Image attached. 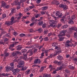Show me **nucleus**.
<instances>
[{
    "instance_id": "25",
    "label": "nucleus",
    "mask_w": 77,
    "mask_h": 77,
    "mask_svg": "<svg viewBox=\"0 0 77 77\" xmlns=\"http://www.w3.org/2000/svg\"><path fill=\"white\" fill-rule=\"evenodd\" d=\"M27 51V50L26 49H23L21 50V52L22 53H26Z\"/></svg>"
},
{
    "instance_id": "61",
    "label": "nucleus",
    "mask_w": 77,
    "mask_h": 77,
    "mask_svg": "<svg viewBox=\"0 0 77 77\" xmlns=\"http://www.w3.org/2000/svg\"><path fill=\"white\" fill-rule=\"evenodd\" d=\"M30 33L31 32H33V29H30L29 31Z\"/></svg>"
},
{
    "instance_id": "50",
    "label": "nucleus",
    "mask_w": 77,
    "mask_h": 77,
    "mask_svg": "<svg viewBox=\"0 0 77 77\" xmlns=\"http://www.w3.org/2000/svg\"><path fill=\"white\" fill-rule=\"evenodd\" d=\"M37 51H38L37 49H35L34 50V51H33L34 53H36V52H37Z\"/></svg>"
},
{
    "instance_id": "29",
    "label": "nucleus",
    "mask_w": 77,
    "mask_h": 77,
    "mask_svg": "<svg viewBox=\"0 0 77 77\" xmlns=\"http://www.w3.org/2000/svg\"><path fill=\"white\" fill-rule=\"evenodd\" d=\"M44 67L42 66L41 67V69L40 70H39V72H42L43 71V70H44Z\"/></svg>"
},
{
    "instance_id": "53",
    "label": "nucleus",
    "mask_w": 77,
    "mask_h": 77,
    "mask_svg": "<svg viewBox=\"0 0 77 77\" xmlns=\"http://www.w3.org/2000/svg\"><path fill=\"white\" fill-rule=\"evenodd\" d=\"M41 2V0H37L36 1V3L38 4L40 3Z\"/></svg>"
},
{
    "instance_id": "46",
    "label": "nucleus",
    "mask_w": 77,
    "mask_h": 77,
    "mask_svg": "<svg viewBox=\"0 0 77 77\" xmlns=\"http://www.w3.org/2000/svg\"><path fill=\"white\" fill-rule=\"evenodd\" d=\"M0 44H3V45H4V42L2 40H0Z\"/></svg>"
},
{
    "instance_id": "19",
    "label": "nucleus",
    "mask_w": 77,
    "mask_h": 77,
    "mask_svg": "<svg viewBox=\"0 0 77 77\" xmlns=\"http://www.w3.org/2000/svg\"><path fill=\"white\" fill-rule=\"evenodd\" d=\"M59 40L60 41H63V39H64V38L62 36H59Z\"/></svg>"
},
{
    "instance_id": "28",
    "label": "nucleus",
    "mask_w": 77,
    "mask_h": 77,
    "mask_svg": "<svg viewBox=\"0 0 77 77\" xmlns=\"http://www.w3.org/2000/svg\"><path fill=\"white\" fill-rule=\"evenodd\" d=\"M21 16H20L18 17H16L15 19L17 20H20V19H21Z\"/></svg>"
},
{
    "instance_id": "45",
    "label": "nucleus",
    "mask_w": 77,
    "mask_h": 77,
    "mask_svg": "<svg viewBox=\"0 0 77 77\" xmlns=\"http://www.w3.org/2000/svg\"><path fill=\"white\" fill-rule=\"evenodd\" d=\"M13 34H14V36H17L18 35V33H17V32H16L15 31L14 32Z\"/></svg>"
},
{
    "instance_id": "7",
    "label": "nucleus",
    "mask_w": 77,
    "mask_h": 77,
    "mask_svg": "<svg viewBox=\"0 0 77 77\" xmlns=\"http://www.w3.org/2000/svg\"><path fill=\"white\" fill-rule=\"evenodd\" d=\"M56 15L59 17H60L62 16V13H60L58 11H57L56 13Z\"/></svg>"
},
{
    "instance_id": "6",
    "label": "nucleus",
    "mask_w": 77,
    "mask_h": 77,
    "mask_svg": "<svg viewBox=\"0 0 77 77\" xmlns=\"http://www.w3.org/2000/svg\"><path fill=\"white\" fill-rule=\"evenodd\" d=\"M59 7L61 8H63L64 10H66L67 9V7L66 5H64L63 4H60L59 5Z\"/></svg>"
},
{
    "instance_id": "57",
    "label": "nucleus",
    "mask_w": 77,
    "mask_h": 77,
    "mask_svg": "<svg viewBox=\"0 0 77 77\" xmlns=\"http://www.w3.org/2000/svg\"><path fill=\"white\" fill-rule=\"evenodd\" d=\"M26 1V0H20V3H23Z\"/></svg>"
},
{
    "instance_id": "10",
    "label": "nucleus",
    "mask_w": 77,
    "mask_h": 77,
    "mask_svg": "<svg viewBox=\"0 0 77 77\" xmlns=\"http://www.w3.org/2000/svg\"><path fill=\"white\" fill-rule=\"evenodd\" d=\"M70 30L72 31V30H74V31H75L77 30V27L75 26H74L72 27L71 28H69Z\"/></svg>"
},
{
    "instance_id": "37",
    "label": "nucleus",
    "mask_w": 77,
    "mask_h": 77,
    "mask_svg": "<svg viewBox=\"0 0 77 77\" xmlns=\"http://www.w3.org/2000/svg\"><path fill=\"white\" fill-rule=\"evenodd\" d=\"M20 36L21 38H22V37H23V36H26V35L24 34H21Z\"/></svg>"
},
{
    "instance_id": "48",
    "label": "nucleus",
    "mask_w": 77,
    "mask_h": 77,
    "mask_svg": "<svg viewBox=\"0 0 77 77\" xmlns=\"http://www.w3.org/2000/svg\"><path fill=\"white\" fill-rule=\"evenodd\" d=\"M35 20V17H32L31 18V21H34Z\"/></svg>"
},
{
    "instance_id": "23",
    "label": "nucleus",
    "mask_w": 77,
    "mask_h": 77,
    "mask_svg": "<svg viewBox=\"0 0 77 77\" xmlns=\"http://www.w3.org/2000/svg\"><path fill=\"white\" fill-rule=\"evenodd\" d=\"M22 48V47H20V45H18L17 46V48L16 49L17 50H18L19 51L20 50H21Z\"/></svg>"
},
{
    "instance_id": "59",
    "label": "nucleus",
    "mask_w": 77,
    "mask_h": 77,
    "mask_svg": "<svg viewBox=\"0 0 77 77\" xmlns=\"http://www.w3.org/2000/svg\"><path fill=\"white\" fill-rule=\"evenodd\" d=\"M65 45L66 47L68 48V47H69V46H70V45L65 44Z\"/></svg>"
},
{
    "instance_id": "27",
    "label": "nucleus",
    "mask_w": 77,
    "mask_h": 77,
    "mask_svg": "<svg viewBox=\"0 0 77 77\" xmlns=\"http://www.w3.org/2000/svg\"><path fill=\"white\" fill-rule=\"evenodd\" d=\"M2 32L1 33L2 34H5V33H6V31L3 29H2Z\"/></svg>"
},
{
    "instance_id": "31",
    "label": "nucleus",
    "mask_w": 77,
    "mask_h": 77,
    "mask_svg": "<svg viewBox=\"0 0 77 77\" xmlns=\"http://www.w3.org/2000/svg\"><path fill=\"white\" fill-rule=\"evenodd\" d=\"M22 71H25V70H26L27 69V67L25 66L23 67H22L21 69Z\"/></svg>"
},
{
    "instance_id": "21",
    "label": "nucleus",
    "mask_w": 77,
    "mask_h": 77,
    "mask_svg": "<svg viewBox=\"0 0 77 77\" xmlns=\"http://www.w3.org/2000/svg\"><path fill=\"white\" fill-rule=\"evenodd\" d=\"M68 27V25L67 24H66L63 26L62 27V29H66Z\"/></svg>"
},
{
    "instance_id": "5",
    "label": "nucleus",
    "mask_w": 77,
    "mask_h": 77,
    "mask_svg": "<svg viewBox=\"0 0 77 77\" xmlns=\"http://www.w3.org/2000/svg\"><path fill=\"white\" fill-rule=\"evenodd\" d=\"M67 32V30H66L65 31H63L60 32V34L58 35V36H65V33H66Z\"/></svg>"
},
{
    "instance_id": "55",
    "label": "nucleus",
    "mask_w": 77,
    "mask_h": 77,
    "mask_svg": "<svg viewBox=\"0 0 77 77\" xmlns=\"http://www.w3.org/2000/svg\"><path fill=\"white\" fill-rule=\"evenodd\" d=\"M4 42H7V41H8V39L7 38H5L4 40Z\"/></svg>"
},
{
    "instance_id": "63",
    "label": "nucleus",
    "mask_w": 77,
    "mask_h": 77,
    "mask_svg": "<svg viewBox=\"0 0 77 77\" xmlns=\"http://www.w3.org/2000/svg\"><path fill=\"white\" fill-rule=\"evenodd\" d=\"M58 62V61L56 60H55L54 62V63H55V64H57Z\"/></svg>"
},
{
    "instance_id": "52",
    "label": "nucleus",
    "mask_w": 77,
    "mask_h": 77,
    "mask_svg": "<svg viewBox=\"0 0 77 77\" xmlns=\"http://www.w3.org/2000/svg\"><path fill=\"white\" fill-rule=\"evenodd\" d=\"M75 15H73L72 16V20H74V19H75Z\"/></svg>"
},
{
    "instance_id": "13",
    "label": "nucleus",
    "mask_w": 77,
    "mask_h": 77,
    "mask_svg": "<svg viewBox=\"0 0 77 77\" xmlns=\"http://www.w3.org/2000/svg\"><path fill=\"white\" fill-rule=\"evenodd\" d=\"M29 53V56H32L33 55V51L32 50H29L26 53Z\"/></svg>"
},
{
    "instance_id": "16",
    "label": "nucleus",
    "mask_w": 77,
    "mask_h": 77,
    "mask_svg": "<svg viewBox=\"0 0 77 77\" xmlns=\"http://www.w3.org/2000/svg\"><path fill=\"white\" fill-rule=\"evenodd\" d=\"M20 69H19L18 68L14 69L13 70L14 72H16V73H18V72H20Z\"/></svg>"
},
{
    "instance_id": "39",
    "label": "nucleus",
    "mask_w": 77,
    "mask_h": 77,
    "mask_svg": "<svg viewBox=\"0 0 77 77\" xmlns=\"http://www.w3.org/2000/svg\"><path fill=\"white\" fill-rule=\"evenodd\" d=\"M48 37H45L44 38V41H48Z\"/></svg>"
},
{
    "instance_id": "15",
    "label": "nucleus",
    "mask_w": 77,
    "mask_h": 77,
    "mask_svg": "<svg viewBox=\"0 0 77 77\" xmlns=\"http://www.w3.org/2000/svg\"><path fill=\"white\" fill-rule=\"evenodd\" d=\"M57 58L58 60H62L63 59V57L60 55H59L57 56Z\"/></svg>"
},
{
    "instance_id": "9",
    "label": "nucleus",
    "mask_w": 77,
    "mask_h": 77,
    "mask_svg": "<svg viewBox=\"0 0 77 77\" xmlns=\"http://www.w3.org/2000/svg\"><path fill=\"white\" fill-rule=\"evenodd\" d=\"M34 63H41V60L39 59H36L34 60Z\"/></svg>"
},
{
    "instance_id": "22",
    "label": "nucleus",
    "mask_w": 77,
    "mask_h": 77,
    "mask_svg": "<svg viewBox=\"0 0 77 77\" xmlns=\"http://www.w3.org/2000/svg\"><path fill=\"white\" fill-rule=\"evenodd\" d=\"M57 45V42H54L52 44V46L53 47H56Z\"/></svg>"
},
{
    "instance_id": "30",
    "label": "nucleus",
    "mask_w": 77,
    "mask_h": 77,
    "mask_svg": "<svg viewBox=\"0 0 77 77\" xmlns=\"http://www.w3.org/2000/svg\"><path fill=\"white\" fill-rule=\"evenodd\" d=\"M20 8H21V7L20 6V4H19L18 5V6L17 7V10H18V9H20Z\"/></svg>"
},
{
    "instance_id": "4",
    "label": "nucleus",
    "mask_w": 77,
    "mask_h": 77,
    "mask_svg": "<svg viewBox=\"0 0 77 77\" xmlns=\"http://www.w3.org/2000/svg\"><path fill=\"white\" fill-rule=\"evenodd\" d=\"M18 54H20V55L21 54V53L19 51H14L13 52L12 54L11 55L13 56H17Z\"/></svg>"
},
{
    "instance_id": "32",
    "label": "nucleus",
    "mask_w": 77,
    "mask_h": 77,
    "mask_svg": "<svg viewBox=\"0 0 77 77\" xmlns=\"http://www.w3.org/2000/svg\"><path fill=\"white\" fill-rule=\"evenodd\" d=\"M70 43H71V41H68L66 42V43H65V44L69 45Z\"/></svg>"
},
{
    "instance_id": "43",
    "label": "nucleus",
    "mask_w": 77,
    "mask_h": 77,
    "mask_svg": "<svg viewBox=\"0 0 77 77\" xmlns=\"http://www.w3.org/2000/svg\"><path fill=\"white\" fill-rule=\"evenodd\" d=\"M2 17L3 18H5L6 17V14H4L2 15Z\"/></svg>"
},
{
    "instance_id": "34",
    "label": "nucleus",
    "mask_w": 77,
    "mask_h": 77,
    "mask_svg": "<svg viewBox=\"0 0 77 77\" xmlns=\"http://www.w3.org/2000/svg\"><path fill=\"white\" fill-rule=\"evenodd\" d=\"M30 73V70H27L25 72L26 74H29Z\"/></svg>"
},
{
    "instance_id": "42",
    "label": "nucleus",
    "mask_w": 77,
    "mask_h": 77,
    "mask_svg": "<svg viewBox=\"0 0 77 77\" xmlns=\"http://www.w3.org/2000/svg\"><path fill=\"white\" fill-rule=\"evenodd\" d=\"M42 24H43V22L42 21H40L38 23V25L39 26H41L42 25Z\"/></svg>"
},
{
    "instance_id": "47",
    "label": "nucleus",
    "mask_w": 77,
    "mask_h": 77,
    "mask_svg": "<svg viewBox=\"0 0 77 77\" xmlns=\"http://www.w3.org/2000/svg\"><path fill=\"white\" fill-rule=\"evenodd\" d=\"M42 27L43 28H45V27H46V23H44L42 25Z\"/></svg>"
},
{
    "instance_id": "54",
    "label": "nucleus",
    "mask_w": 77,
    "mask_h": 77,
    "mask_svg": "<svg viewBox=\"0 0 77 77\" xmlns=\"http://www.w3.org/2000/svg\"><path fill=\"white\" fill-rule=\"evenodd\" d=\"M10 65L11 66H14V63L12 62V63H10Z\"/></svg>"
},
{
    "instance_id": "49",
    "label": "nucleus",
    "mask_w": 77,
    "mask_h": 77,
    "mask_svg": "<svg viewBox=\"0 0 77 77\" xmlns=\"http://www.w3.org/2000/svg\"><path fill=\"white\" fill-rule=\"evenodd\" d=\"M6 35V36H7V37H8V38H9V37H10V36H11V35H10L9 33H7Z\"/></svg>"
},
{
    "instance_id": "24",
    "label": "nucleus",
    "mask_w": 77,
    "mask_h": 77,
    "mask_svg": "<svg viewBox=\"0 0 77 77\" xmlns=\"http://www.w3.org/2000/svg\"><path fill=\"white\" fill-rule=\"evenodd\" d=\"M50 26L52 27H54V28L55 27H57V25L56 24H53L51 23L50 24Z\"/></svg>"
},
{
    "instance_id": "8",
    "label": "nucleus",
    "mask_w": 77,
    "mask_h": 77,
    "mask_svg": "<svg viewBox=\"0 0 77 77\" xmlns=\"http://www.w3.org/2000/svg\"><path fill=\"white\" fill-rule=\"evenodd\" d=\"M5 69L6 71H9L10 70L12 71V67H10V66H8L5 67Z\"/></svg>"
},
{
    "instance_id": "35",
    "label": "nucleus",
    "mask_w": 77,
    "mask_h": 77,
    "mask_svg": "<svg viewBox=\"0 0 77 77\" xmlns=\"http://www.w3.org/2000/svg\"><path fill=\"white\" fill-rule=\"evenodd\" d=\"M40 13L41 15H45V14L46 13V11H42L40 12Z\"/></svg>"
},
{
    "instance_id": "1",
    "label": "nucleus",
    "mask_w": 77,
    "mask_h": 77,
    "mask_svg": "<svg viewBox=\"0 0 77 77\" xmlns=\"http://www.w3.org/2000/svg\"><path fill=\"white\" fill-rule=\"evenodd\" d=\"M55 49H57V51L55 52L54 53V54H53V56H56L58 54H60V53L61 52H62V51L61 49H60V48L58 47L57 46H56L55 48Z\"/></svg>"
},
{
    "instance_id": "3",
    "label": "nucleus",
    "mask_w": 77,
    "mask_h": 77,
    "mask_svg": "<svg viewBox=\"0 0 77 77\" xmlns=\"http://www.w3.org/2000/svg\"><path fill=\"white\" fill-rule=\"evenodd\" d=\"M19 65H17V68H20L23 67L24 66V61L23 60H20L18 63Z\"/></svg>"
},
{
    "instance_id": "2",
    "label": "nucleus",
    "mask_w": 77,
    "mask_h": 77,
    "mask_svg": "<svg viewBox=\"0 0 77 77\" xmlns=\"http://www.w3.org/2000/svg\"><path fill=\"white\" fill-rule=\"evenodd\" d=\"M14 17H12L11 19V21H6L5 22V24L6 25V26H9L11 24H12L13 23H14Z\"/></svg>"
},
{
    "instance_id": "36",
    "label": "nucleus",
    "mask_w": 77,
    "mask_h": 77,
    "mask_svg": "<svg viewBox=\"0 0 77 77\" xmlns=\"http://www.w3.org/2000/svg\"><path fill=\"white\" fill-rule=\"evenodd\" d=\"M5 54V57H7V56H9V53H7L6 52H4Z\"/></svg>"
},
{
    "instance_id": "12",
    "label": "nucleus",
    "mask_w": 77,
    "mask_h": 77,
    "mask_svg": "<svg viewBox=\"0 0 77 77\" xmlns=\"http://www.w3.org/2000/svg\"><path fill=\"white\" fill-rule=\"evenodd\" d=\"M16 11V8L13 9L11 11V13L9 14V16L12 15V14L14 13V11Z\"/></svg>"
},
{
    "instance_id": "38",
    "label": "nucleus",
    "mask_w": 77,
    "mask_h": 77,
    "mask_svg": "<svg viewBox=\"0 0 77 77\" xmlns=\"http://www.w3.org/2000/svg\"><path fill=\"white\" fill-rule=\"evenodd\" d=\"M48 32V30L47 29L45 30L44 32V34H47Z\"/></svg>"
},
{
    "instance_id": "56",
    "label": "nucleus",
    "mask_w": 77,
    "mask_h": 77,
    "mask_svg": "<svg viewBox=\"0 0 77 77\" xmlns=\"http://www.w3.org/2000/svg\"><path fill=\"white\" fill-rule=\"evenodd\" d=\"M54 2H56L57 5H59V2L58 1H57L56 0H54Z\"/></svg>"
},
{
    "instance_id": "40",
    "label": "nucleus",
    "mask_w": 77,
    "mask_h": 77,
    "mask_svg": "<svg viewBox=\"0 0 77 77\" xmlns=\"http://www.w3.org/2000/svg\"><path fill=\"white\" fill-rule=\"evenodd\" d=\"M40 16H41V14L39 13L36 15L35 16V17L36 18H38V17H40Z\"/></svg>"
},
{
    "instance_id": "17",
    "label": "nucleus",
    "mask_w": 77,
    "mask_h": 77,
    "mask_svg": "<svg viewBox=\"0 0 77 77\" xmlns=\"http://www.w3.org/2000/svg\"><path fill=\"white\" fill-rule=\"evenodd\" d=\"M14 46L15 44H12L10 46H9V49H12V48H13V47H14Z\"/></svg>"
},
{
    "instance_id": "58",
    "label": "nucleus",
    "mask_w": 77,
    "mask_h": 77,
    "mask_svg": "<svg viewBox=\"0 0 77 77\" xmlns=\"http://www.w3.org/2000/svg\"><path fill=\"white\" fill-rule=\"evenodd\" d=\"M48 76V74H45L43 75L44 77H47Z\"/></svg>"
},
{
    "instance_id": "51",
    "label": "nucleus",
    "mask_w": 77,
    "mask_h": 77,
    "mask_svg": "<svg viewBox=\"0 0 77 77\" xmlns=\"http://www.w3.org/2000/svg\"><path fill=\"white\" fill-rule=\"evenodd\" d=\"M62 26V24L61 23H59L58 24L57 27L58 28H59L60 26Z\"/></svg>"
},
{
    "instance_id": "11",
    "label": "nucleus",
    "mask_w": 77,
    "mask_h": 77,
    "mask_svg": "<svg viewBox=\"0 0 77 77\" xmlns=\"http://www.w3.org/2000/svg\"><path fill=\"white\" fill-rule=\"evenodd\" d=\"M6 5V3L5 2L2 1L1 2V6L2 7H3L5 8Z\"/></svg>"
},
{
    "instance_id": "18",
    "label": "nucleus",
    "mask_w": 77,
    "mask_h": 77,
    "mask_svg": "<svg viewBox=\"0 0 77 77\" xmlns=\"http://www.w3.org/2000/svg\"><path fill=\"white\" fill-rule=\"evenodd\" d=\"M48 8V7L47 6H44L42 8V11H45V10H47V9Z\"/></svg>"
},
{
    "instance_id": "62",
    "label": "nucleus",
    "mask_w": 77,
    "mask_h": 77,
    "mask_svg": "<svg viewBox=\"0 0 77 77\" xmlns=\"http://www.w3.org/2000/svg\"><path fill=\"white\" fill-rule=\"evenodd\" d=\"M61 67L62 68H65V66L64 65V64H63V65L61 66Z\"/></svg>"
},
{
    "instance_id": "64",
    "label": "nucleus",
    "mask_w": 77,
    "mask_h": 77,
    "mask_svg": "<svg viewBox=\"0 0 77 77\" xmlns=\"http://www.w3.org/2000/svg\"><path fill=\"white\" fill-rule=\"evenodd\" d=\"M55 77H60V75H55Z\"/></svg>"
},
{
    "instance_id": "41",
    "label": "nucleus",
    "mask_w": 77,
    "mask_h": 77,
    "mask_svg": "<svg viewBox=\"0 0 77 77\" xmlns=\"http://www.w3.org/2000/svg\"><path fill=\"white\" fill-rule=\"evenodd\" d=\"M74 37L75 38H77V34L76 33H74Z\"/></svg>"
},
{
    "instance_id": "26",
    "label": "nucleus",
    "mask_w": 77,
    "mask_h": 77,
    "mask_svg": "<svg viewBox=\"0 0 77 77\" xmlns=\"http://www.w3.org/2000/svg\"><path fill=\"white\" fill-rule=\"evenodd\" d=\"M69 69H74V67L71 65H70L69 66Z\"/></svg>"
},
{
    "instance_id": "14",
    "label": "nucleus",
    "mask_w": 77,
    "mask_h": 77,
    "mask_svg": "<svg viewBox=\"0 0 77 77\" xmlns=\"http://www.w3.org/2000/svg\"><path fill=\"white\" fill-rule=\"evenodd\" d=\"M36 31H38V33H42V29L41 28H39L36 30Z\"/></svg>"
},
{
    "instance_id": "20",
    "label": "nucleus",
    "mask_w": 77,
    "mask_h": 77,
    "mask_svg": "<svg viewBox=\"0 0 77 77\" xmlns=\"http://www.w3.org/2000/svg\"><path fill=\"white\" fill-rule=\"evenodd\" d=\"M61 21L62 22H63L65 21H66V18L65 17V16H63L62 17V19H61Z\"/></svg>"
},
{
    "instance_id": "33",
    "label": "nucleus",
    "mask_w": 77,
    "mask_h": 77,
    "mask_svg": "<svg viewBox=\"0 0 77 77\" xmlns=\"http://www.w3.org/2000/svg\"><path fill=\"white\" fill-rule=\"evenodd\" d=\"M49 68L51 69L50 71H52V70H53V67H52V65H49Z\"/></svg>"
},
{
    "instance_id": "44",
    "label": "nucleus",
    "mask_w": 77,
    "mask_h": 77,
    "mask_svg": "<svg viewBox=\"0 0 77 77\" xmlns=\"http://www.w3.org/2000/svg\"><path fill=\"white\" fill-rule=\"evenodd\" d=\"M4 8H6L7 9H9V8H10V5H8L7 6H5Z\"/></svg>"
},
{
    "instance_id": "60",
    "label": "nucleus",
    "mask_w": 77,
    "mask_h": 77,
    "mask_svg": "<svg viewBox=\"0 0 77 77\" xmlns=\"http://www.w3.org/2000/svg\"><path fill=\"white\" fill-rule=\"evenodd\" d=\"M58 69V70H61L62 69V67L61 66L60 67H59L58 68V69Z\"/></svg>"
}]
</instances>
